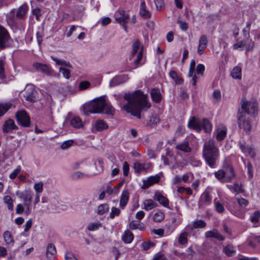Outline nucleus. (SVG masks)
Masks as SVG:
<instances>
[{
  "label": "nucleus",
  "instance_id": "nucleus-28",
  "mask_svg": "<svg viewBox=\"0 0 260 260\" xmlns=\"http://www.w3.org/2000/svg\"><path fill=\"white\" fill-rule=\"evenodd\" d=\"M139 13L144 18H148L151 16L150 13L146 9V4L144 2H142L140 4Z\"/></svg>",
  "mask_w": 260,
  "mask_h": 260
},
{
  "label": "nucleus",
  "instance_id": "nucleus-12",
  "mask_svg": "<svg viewBox=\"0 0 260 260\" xmlns=\"http://www.w3.org/2000/svg\"><path fill=\"white\" fill-rule=\"evenodd\" d=\"M32 66L37 71H40L48 76L52 75L53 70L49 66L46 64L35 62L33 63Z\"/></svg>",
  "mask_w": 260,
  "mask_h": 260
},
{
  "label": "nucleus",
  "instance_id": "nucleus-22",
  "mask_svg": "<svg viewBox=\"0 0 260 260\" xmlns=\"http://www.w3.org/2000/svg\"><path fill=\"white\" fill-rule=\"evenodd\" d=\"M56 253V250L55 246L52 244H49L47 247L46 249V257L49 259H53Z\"/></svg>",
  "mask_w": 260,
  "mask_h": 260
},
{
  "label": "nucleus",
  "instance_id": "nucleus-37",
  "mask_svg": "<svg viewBox=\"0 0 260 260\" xmlns=\"http://www.w3.org/2000/svg\"><path fill=\"white\" fill-rule=\"evenodd\" d=\"M10 103H0V117L3 116L11 107Z\"/></svg>",
  "mask_w": 260,
  "mask_h": 260
},
{
  "label": "nucleus",
  "instance_id": "nucleus-36",
  "mask_svg": "<svg viewBox=\"0 0 260 260\" xmlns=\"http://www.w3.org/2000/svg\"><path fill=\"white\" fill-rule=\"evenodd\" d=\"M188 234L187 232L181 233L178 238V243L181 245H185L187 243Z\"/></svg>",
  "mask_w": 260,
  "mask_h": 260
},
{
  "label": "nucleus",
  "instance_id": "nucleus-43",
  "mask_svg": "<svg viewBox=\"0 0 260 260\" xmlns=\"http://www.w3.org/2000/svg\"><path fill=\"white\" fill-rule=\"evenodd\" d=\"M193 178V175L191 172L185 173L181 177L182 180L184 183H188Z\"/></svg>",
  "mask_w": 260,
  "mask_h": 260
},
{
  "label": "nucleus",
  "instance_id": "nucleus-45",
  "mask_svg": "<svg viewBox=\"0 0 260 260\" xmlns=\"http://www.w3.org/2000/svg\"><path fill=\"white\" fill-rule=\"evenodd\" d=\"M164 218V214L161 211H158L154 215L153 220L155 222H159L163 220Z\"/></svg>",
  "mask_w": 260,
  "mask_h": 260
},
{
  "label": "nucleus",
  "instance_id": "nucleus-29",
  "mask_svg": "<svg viewBox=\"0 0 260 260\" xmlns=\"http://www.w3.org/2000/svg\"><path fill=\"white\" fill-rule=\"evenodd\" d=\"M241 72V68L240 67L237 66L231 71V76L234 79H241L242 77Z\"/></svg>",
  "mask_w": 260,
  "mask_h": 260
},
{
  "label": "nucleus",
  "instance_id": "nucleus-20",
  "mask_svg": "<svg viewBox=\"0 0 260 260\" xmlns=\"http://www.w3.org/2000/svg\"><path fill=\"white\" fill-rule=\"evenodd\" d=\"M212 197L208 191H205L201 196L200 203L202 205L208 206L211 203Z\"/></svg>",
  "mask_w": 260,
  "mask_h": 260
},
{
  "label": "nucleus",
  "instance_id": "nucleus-14",
  "mask_svg": "<svg viewBox=\"0 0 260 260\" xmlns=\"http://www.w3.org/2000/svg\"><path fill=\"white\" fill-rule=\"evenodd\" d=\"M17 129H18V127L16 125L14 120L11 119L6 121L3 126V131L5 133H10Z\"/></svg>",
  "mask_w": 260,
  "mask_h": 260
},
{
  "label": "nucleus",
  "instance_id": "nucleus-32",
  "mask_svg": "<svg viewBox=\"0 0 260 260\" xmlns=\"http://www.w3.org/2000/svg\"><path fill=\"white\" fill-rule=\"evenodd\" d=\"M134 239V235L133 233L129 231H125L124 235L122 237V239L125 243H130L132 242Z\"/></svg>",
  "mask_w": 260,
  "mask_h": 260
},
{
  "label": "nucleus",
  "instance_id": "nucleus-27",
  "mask_svg": "<svg viewBox=\"0 0 260 260\" xmlns=\"http://www.w3.org/2000/svg\"><path fill=\"white\" fill-rule=\"evenodd\" d=\"M176 149L183 151L185 153L190 152L191 150V148L189 146L188 142L184 141L177 144L176 146Z\"/></svg>",
  "mask_w": 260,
  "mask_h": 260
},
{
  "label": "nucleus",
  "instance_id": "nucleus-31",
  "mask_svg": "<svg viewBox=\"0 0 260 260\" xmlns=\"http://www.w3.org/2000/svg\"><path fill=\"white\" fill-rule=\"evenodd\" d=\"M215 177L221 182H225L226 181V173L223 170H220L215 172Z\"/></svg>",
  "mask_w": 260,
  "mask_h": 260
},
{
  "label": "nucleus",
  "instance_id": "nucleus-38",
  "mask_svg": "<svg viewBox=\"0 0 260 260\" xmlns=\"http://www.w3.org/2000/svg\"><path fill=\"white\" fill-rule=\"evenodd\" d=\"M4 202L7 204L9 210H13V201L10 196H6L4 198Z\"/></svg>",
  "mask_w": 260,
  "mask_h": 260
},
{
  "label": "nucleus",
  "instance_id": "nucleus-64",
  "mask_svg": "<svg viewBox=\"0 0 260 260\" xmlns=\"http://www.w3.org/2000/svg\"><path fill=\"white\" fill-rule=\"evenodd\" d=\"M129 167L127 161H124L122 166V170L124 176H127L129 172Z\"/></svg>",
  "mask_w": 260,
  "mask_h": 260
},
{
  "label": "nucleus",
  "instance_id": "nucleus-5",
  "mask_svg": "<svg viewBox=\"0 0 260 260\" xmlns=\"http://www.w3.org/2000/svg\"><path fill=\"white\" fill-rule=\"evenodd\" d=\"M187 126L198 132H200L202 128L206 133H210L212 131V124L206 118L201 120L195 117H192L188 122Z\"/></svg>",
  "mask_w": 260,
  "mask_h": 260
},
{
  "label": "nucleus",
  "instance_id": "nucleus-57",
  "mask_svg": "<svg viewBox=\"0 0 260 260\" xmlns=\"http://www.w3.org/2000/svg\"><path fill=\"white\" fill-rule=\"evenodd\" d=\"M74 141L73 140H69L64 141L61 145V148L62 149H66L71 147L73 144Z\"/></svg>",
  "mask_w": 260,
  "mask_h": 260
},
{
  "label": "nucleus",
  "instance_id": "nucleus-3",
  "mask_svg": "<svg viewBox=\"0 0 260 260\" xmlns=\"http://www.w3.org/2000/svg\"><path fill=\"white\" fill-rule=\"evenodd\" d=\"M29 7L24 3L17 9H13L7 14L6 20L11 27H16L18 25V21H24L27 18Z\"/></svg>",
  "mask_w": 260,
  "mask_h": 260
},
{
  "label": "nucleus",
  "instance_id": "nucleus-54",
  "mask_svg": "<svg viewBox=\"0 0 260 260\" xmlns=\"http://www.w3.org/2000/svg\"><path fill=\"white\" fill-rule=\"evenodd\" d=\"M214 202L215 207V209H216V210L217 211V212H218L219 213L222 212L224 211V207H223L222 204H221L220 203H219L217 200L216 199H215L214 200Z\"/></svg>",
  "mask_w": 260,
  "mask_h": 260
},
{
  "label": "nucleus",
  "instance_id": "nucleus-52",
  "mask_svg": "<svg viewBox=\"0 0 260 260\" xmlns=\"http://www.w3.org/2000/svg\"><path fill=\"white\" fill-rule=\"evenodd\" d=\"M214 102L217 103L221 99V92L218 89L215 90L213 93Z\"/></svg>",
  "mask_w": 260,
  "mask_h": 260
},
{
  "label": "nucleus",
  "instance_id": "nucleus-33",
  "mask_svg": "<svg viewBox=\"0 0 260 260\" xmlns=\"http://www.w3.org/2000/svg\"><path fill=\"white\" fill-rule=\"evenodd\" d=\"M51 57L53 61H54L57 65H60V66L64 65V66L69 67V68H72V66L68 61H67L63 59H58V58L55 57L53 56H52Z\"/></svg>",
  "mask_w": 260,
  "mask_h": 260
},
{
  "label": "nucleus",
  "instance_id": "nucleus-51",
  "mask_svg": "<svg viewBox=\"0 0 260 260\" xmlns=\"http://www.w3.org/2000/svg\"><path fill=\"white\" fill-rule=\"evenodd\" d=\"M170 77L174 79L177 83L180 84L182 82V80L178 76L177 74L174 71H171L170 72Z\"/></svg>",
  "mask_w": 260,
  "mask_h": 260
},
{
  "label": "nucleus",
  "instance_id": "nucleus-59",
  "mask_svg": "<svg viewBox=\"0 0 260 260\" xmlns=\"http://www.w3.org/2000/svg\"><path fill=\"white\" fill-rule=\"evenodd\" d=\"M199 46L207 47L208 45L207 37L205 35H202L199 39Z\"/></svg>",
  "mask_w": 260,
  "mask_h": 260
},
{
  "label": "nucleus",
  "instance_id": "nucleus-62",
  "mask_svg": "<svg viewBox=\"0 0 260 260\" xmlns=\"http://www.w3.org/2000/svg\"><path fill=\"white\" fill-rule=\"evenodd\" d=\"M177 23L182 31H185L187 30L188 27L187 23L180 20L177 21Z\"/></svg>",
  "mask_w": 260,
  "mask_h": 260
},
{
  "label": "nucleus",
  "instance_id": "nucleus-25",
  "mask_svg": "<svg viewBox=\"0 0 260 260\" xmlns=\"http://www.w3.org/2000/svg\"><path fill=\"white\" fill-rule=\"evenodd\" d=\"M94 128L96 131L101 132L108 128V124L103 120L99 119L95 121Z\"/></svg>",
  "mask_w": 260,
  "mask_h": 260
},
{
  "label": "nucleus",
  "instance_id": "nucleus-15",
  "mask_svg": "<svg viewBox=\"0 0 260 260\" xmlns=\"http://www.w3.org/2000/svg\"><path fill=\"white\" fill-rule=\"evenodd\" d=\"M239 147L242 151L244 153L246 156H249L252 158H254L255 156V151L253 146H246L241 143H240Z\"/></svg>",
  "mask_w": 260,
  "mask_h": 260
},
{
  "label": "nucleus",
  "instance_id": "nucleus-47",
  "mask_svg": "<svg viewBox=\"0 0 260 260\" xmlns=\"http://www.w3.org/2000/svg\"><path fill=\"white\" fill-rule=\"evenodd\" d=\"M36 91L32 90L31 93H29L28 90L25 92V94L24 95V97L27 101L30 102H35V96L34 95Z\"/></svg>",
  "mask_w": 260,
  "mask_h": 260
},
{
  "label": "nucleus",
  "instance_id": "nucleus-2",
  "mask_svg": "<svg viewBox=\"0 0 260 260\" xmlns=\"http://www.w3.org/2000/svg\"><path fill=\"white\" fill-rule=\"evenodd\" d=\"M84 108L91 113H104L107 115H113L114 109L107 102L103 97H100L86 103Z\"/></svg>",
  "mask_w": 260,
  "mask_h": 260
},
{
  "label": "nucleus",
  "instance_id": "nucleus-30",
  "mask_svg": "<svg viewBox=\"0 0 260 260\" xmlns=\"http://www.w3.org/2000/svg\"><path fill=\"white\" fill-rule=\"evenodd\" d=\"M141 48L143 49V46L141 45L140 41L139 40L135 41L133 44V49L131 52L132 56L137 54Z\"/></svg>",
  "mask_w": 260,
  "mask_h": 260
},
{
  "label": "nucleus",
  "instance_id": "nucleus-1",
  "mask_svg": "<svg viewBox=\"0 0 260 260\" xmlns=\"http://www.w3.org/2000/svg\"><path fill=\"white\" fill-rule=\"evenodd\" d=\"M124 99L126 103L123 108L127 112L137 118H141L142 110L149 109L151 105L147 101V96L140 90L132 93H126L124 95Z\"/></svg>",
  "mask_w": 260,
  "mask_h": 260
},
{
  "label": "nucleus",
  "instance_id": "nucleus-35",
  "mask_svg": "<svg viewBox=\"0 0 260 260\" xmlns=\"http://www.w3.org/2000/svg\"><path fill=\"white\" fill-rule=\"evenodd\" d=\"M70 123L75 128H80L83 125L81 119L79 117H73L71 119Z\"/></svg>",
  "mask_w": 260,
  "mask_h": 260
},
{
  "label": "nucleus",
  "instance_id": "nucleus-53",
  "mask_svg": "<svg viewBox=\"0 0 260 260\" xmlns=\"http://www.w3.org/2000/svg\"><path fill=\"white\" fill-rule=\"evenodd\" d=\"M121 83V77L116 76L113 78L110 82L109 85L110 87H113Z\"/></svg>",
  "mask_w": 260,
  "mask_h": 260
},
{
  "label": "nucleus",
  "instance_id": "nucleus-19",
  "mask_svg": "<svg viewBox=\"0 0 260 260\" xmlns=\"http://www.w3.org/2000/svg\"><path fill=\"white\" fill-rule=\"evenodd\" d=\"M226 134V128L225 126L222 125L219 126L216 132L214 133L216 140L217 141L222 140L225 137Z\"/></svg>",
  "mask_w": 260,
  "mask_h": 260
},
{
  "label": "nucleus",
  "instance_id": "nucleus-16",
  "mask_svg": "<svg viewBox=\"0 0 260 260\" xmlns=\"http://www.w3.org/2000/svg\"><path fill=\"white\" fill-rule=\"evenodd\" d=\"M153 199L159 202L160 204L166 208L169 207V201L168 199L159 192H155Z\"/></svg>",
  "mask_w": 260,
  "mask_h": 260
},
{
  "label": "nucleus",
  "instance_id": "nucleus-39",
  "mask_svg": "<svg viewBox=\"0 0 260 260\" xmlns=\"http://www.w3.org/2000/svg\"><path fill=\"white\" fill-rule=\"evenodd\" d=\"M206 225V222L203 220H197L193 221L192 228L194 229L203 228Z\"/></svg>",
  "mask_w": 260,
  "mask_h": 260
},
{
  "label": "nucleus",
  "instance_id": "nucleus-23",
  "mask_svg": "<svg viewBox=\"0 0 260 260\" xmlns=\"http://www.w3.org/2000/svg\"><path fill=\"white\" fill-rule=\"evenodd\" d=\"M151 97L154 102L159 103L161 100V95L160 90L157 88H154L150 91Z\"/></svg>",
  "mask_w": 260,
  "mask_h": 260
},
{
  "label": "nucleus",
  "instance_id": "nucleus-17",
  "mask_svg": "<svg viewBox=\"0 0 260 260\" xmlns=\"http://www.w3.org/2000/svg\"><path fill=\"white\" fill-rule=\"evenodd\" d=\"M205 236L206 238H214L219 241H222L224 239V237L215 229L206 232L205 234Z\"/></svg>",
  "mask_w": 260,
  "mask_h": 260
},
{
  "label": "nucleus",
  "instance_id": "nucleus-24",
  "mask_svg": "<svg viewBox=\"0 0 260 260\" xmlns=\"http://www.w3.org/2000/svg\"><path fill=\"white\" fill-rule=\"evenodd\" d=\"M3 237L6 245L11 247L14 243V240L11 232L9 231H5L3 234Z\"/></svg>",
  "mask_w": 260,
  "mask_h": 260
},
{
  "label": "nucleus",
  "instance_id": "nucleus-49",
  "mask_svg": "<svg viewBox=\"0 0 260 260\" xmlns=\"http://www.w3.org/2000/svg\"><path fill=\"white\" fill-rule=\"evenodd\" d=\"M155 244L150 241L147 242H144L141 244V247L144 250H147L153 247Z\"/></svg>",
  "mask_w": 260,
  "mask_h": 260
},
{
  "label": "nucleus",
  "instance_id": "nucleus-58",
  "mask_svg": "<svg viewBox=\"0 0 260 260\" xmlns=\"http://www.w3.org/2000/svg\"><path fill=\"white\" fill-rule=\"evenodd\" d=\"M259 218H260V212L258 211H256L254 212L253 215L251 216L250 220L253 223H256L258 221Z\"/></svg>",
  "mask_w": 260,
  "mask_h": 260
},
{
  "label": "nucleus",
  "instance_id": "nucleus-40",
  "mask_svg": "<svg viewBox=\"0 0 260 260\" xmlns=\"http://www.w3.org/2000/svg\"><path fill=\"white\" fill-rule=\"evenodd\" d=\"M91 86V84L87 81H81L79 84V91H83L88 89Z\"/></svg>",
  "mask_w": 260,
  "mask_h": 260
},
{
  "label": "nucleus",
  "instance_id": "nucleus-18",
  "mask_svg": "<svg viewBox=\"0 0 260 260\" xmlns=\"http://www.w3.org/2000/svg\"><path fill=\"white\" fill-rule=\"evenodd\" d=\"M129 198V192L127 189L123 190L121 193L119 206L120 207L123 209L126 206Z\"/></svg>",
  "mask_w": 260,
  "mask_h": 260
},
{
  "label": "nucleus",
  "instance_id": "nucleus-34",
  "mask_svg": "<svg viewBox=\"0 0 260 260\" xmlns=\"http://www.w3.org/2000/svg\"><path fill=\"white\" fill-rule=\"evenodd\" d=\"M231 189L237 193H242L244 191L242 183L239 182H235Z\"/></svg>",
  "mask_w": 260,
  "mask_h": 260
},
{
  "label": "nucleus",
  "instance_id": "nucleus-8",
  "mask_svg": "<svg viewBox=\"0 0 260 260\" xmlns=\"http://www.w3.org/2000/svg\"><path fill=\"white\" fill-rule=\"evenodd\" d=\"M238 125L239 128L243 129L246 135L249 134L252 129V123L249 118H246L243 114L241 115L238 118Z\"/></svg>",
  "mask_w": 260,
  "mask_h": 260
},
{
  "label": "nucleus",
  "instance_id": "nucleus-63",
  "mask_svg": "<svg viewBox=\"0 0 260 260\" xmlns=\"http://www.w3.org/2000/svg\"><path fill=\"white\" fill-rule=\"evenodd\" d=\"M101 226V224L99 223H93L88 226V230L90 231H93L98 230Z\"/></svg>",
  "mask_w": 260,
  "mask_h": 260
},
{
  "label": "nucleus",
  "instance_id": "nucleus-61",
  "mask_svg": "<svg viewBox=\"0 0 260 260\" xmlns=\"http://www.w3.org/2000/svg\"><path fill=\"white\" fill-rule=\"evenodd\" d=\"M43 29L39 28V30L37 32L36 36H37V41L39 45H41L42 42L43 41Z\"/></svg>",
  "mask_w": 260,
  "mask_h": 260
},
{
  "label": "nucleus",
  "instance_id": "nucleus-42",
  "mask_svg": "<svg viewBox=\"0 0 260 260\" xmlns=\"http://www.w3.org/2000/svg\"><path fill=\"white\" fill-rule=\"evenodd\" d=\"M143 56V51L142 48L140 49L138 53L137 54V58L134 61V68H138L139 66L141 60H142Z\"/></svg>",
  "mask_w": 260,
  "mask_h": 260
},
{
  "label": "nucleus",
  "instance_id": "nucleus-41",
  "mask_svg": "<svg viewBox=\"0 0 260 260\" xmlns=\"http://www.w3.org/2000/svg\"><path fill=\"white\" fill-rule=\"evenodd\" d=\"M89 177L90 175L84 174L83 173L80 171H77L73 173L72 175V177L74 180H78L80 179H82L85 177Z\"/></svg>",
  "mask_w": 260,
  "mask_h": 260
},
{
  "label": "nucleus",
  "instance_id": "nucleus-56",
  "mask_svg": "<svg viewBox=\"0 0 260 260\" xmlns=\"http://www.w3.org/2000/svg\"><path fill=\"white\" fill-rule=\"evenodd\" d=\"M120 211L119 209L116 207H112L111 212L110 214L109 217L111 219H113L115 216H118L120 214Z\"/></svg>",
  "mask_w": 260,
  "mask_h": 260
},
{
  "label": "nucleus",
  "instance_id": "nucleus-6",
  "mask_svg": "<svg viewBox=\"0 0 260 260\" xmlns=\"http://www.w3.org/2000/svg\"><path fill=\"white\" fill-rule=\"evenodd\" d=\"M114 16L116 22L122 26L125 31L127 32L126 24L130 19L128 12L122 9H119L115 12Z\"/></svg>",
  "mask_w": 260,
  "mask_h": 260
},
{
  "label": "nucleus",
  "instance_id": "nucleus-46",
  "mask_svg": "<svg viewBox=\"0 0 260 260\" xmlns=\"http://www.w3.org/2000/svg\"><path fill=\"white\" fill-rule=\"evenodd\" d=\"M59 72L61 73L63 76L66 78L67 79H70L71 77V72L69 70L62 67H60L59 69Z\"/></svg>",
  "mask_w": 260,
  "mask_h": 260
},
{
  "label": "nucleus",
  "instance_id": "nucleus-21",
  "mask_svg": "<svg viewBox=\"0 0 260 260\" xmlns=\"http://www.w3.org/2000/svg\"><path fill=\"white\" fill-rule=\"evenodd\" d=\"M17 196L21 199L23 203L28 201H32V192L30 191H25V192H21L20 193L17 192Z\"/></svg>",
  "mask_w": 260,
  "mask_h": 260
},
{
  "label": "nucleus",
  "instance_id": "nucleus-50",
  "mask_svg": "<svg viewBox=\"0 0 260 260\" xmlns=\"http://www.w3.org/2000/svg\"><path fill=\"white\" fill-rule=\"evenodd\" d=\"M160 122V120L158 117L157 116H152L150 117L149 122V125L153 127L157 125L158 123H159Z\"/></svg>",
  "mask_w": 260,
  "mask_h": 260
},
{
  "label": "nucleus",
  "instance_id": "nucleus-9",
  "mask_svg": "<svg viewBox=\"0 0 260 260\" xmlns=\"http://www.w3.org/2000/svg\"><path fill=\"white\" fill-rule=\"evenodd\" d=\"M17 121L19 124L24 127H29L30 119L27 113L24 110H20L16 114Z\"/></svg>",
  "mask_w": 260,
  "mask_h": 260
},
{
  "label": "nucleus",
  "instance_id": "nucleus-26",
  "mask_svg": "<svg viewBox=\"0 0 260 260\" xmlns=\"http://www.w3.org/2000/svg\"><path fill=\"white\" fill-rule=\"evenodd\" d=\"M143 209L146 211L151 210L157 206V204L151 199L146 200L143 202Z\"/></svg>",
  "mask_w": 260,
  "mask_h": 260
},
{
  "label": "nucleus",
  "instance_id": "nucleus-60",
  "mask_svg": "<svg viewBox=\"0 0 260 260\" xmlns=\"http://www.w3.org/2000/svg\"><path fill=\"white\" fill-rule=\"evenodd\" d=\"M32 201H28L27 202L23 203L24 207L25 209V214L26 215H28L31 213V204Z\"/></svg>",
  "mask_w": 260,
  "mask_h": 260
},
{
  "label": "nucleus",
  "instance_id": "nucleus-44",
  "mask_svg": "<svg viewBox=\"0 0 260 260\" xmlns=\"http://www.w3.org/2000/svg\"><path fill=\"white\" fill-rule=\"evenodd\" d=\"M109 210V206L107 204H101L98 208V213L103 215Z\"/></svg>",
  "mask_w": 260,
  "mask_h": 260
},
{
  "label": "nucleus",
  "instance_id": "nucleus-13",
  "mask_svg": "<svg viewBox=\"0 0 260 260\" xmlns=\"http://www.w3.org/2000/svg\"><path fill=\"white\" fill-rule=\"evenodd\" d=\"M160 179L159 175H156L155 176H151L143 181V185L142 188L144 189H147L151 185L155 183H158Z\"/></svg>",
  "mask_w": 260,
  "mask_h": 260
},
{
  "label": "nucleus",
  "instance_id": "nucleus-10",
  "mask_svg": "<svg viewBox=\"0 0 260 260\" xmlns=\"http://www.w3.org/2000/svg\"><path fill=\"white\" fill-rule=\"evenodd\" d=\"M10 39V37L7 30L0 24V50L9 46Z\"/></svg>",
  "mask_w": 260,
  "mask_h": 260
},
{
  "label": "nucleus",
  "instance_id": "nucleus-11",
  "mask_svg": "<svg viewBox=\"0 0 260 260\" xmlns=\"http://www.w3.org/2000/svg\"><path fill=\"white\" fill-rule=\"evenodd\" d=\"M133 168L137 173H147L152 169V165L149 162L137 161L134 163Z\"/></svg>",
  "mask_w": 260,
  "mask_h": 260
},
{
  "label": "nucleus",
  "instance_id": "nucleus-4",
  "mask_svg": "<svg viewBox=\"0 0 260 260\" xmlns=\"http://www.w3.org/2000/svg\"><path fill=\"white\" fill-rule=\"evenodd\" d=\"M203 155L208 165L211 167H213L218 157V153L213 140H209L205 143Z\"/></svg>",
  "mask_w": 260,
  "mask_h": 260
},
{
  "label": "nucleus",
  "instance_id": "nucleus-7",
  "mask_svg": "<svg viewBox=\"0 0 260 260\" xmlns=\"http://www.w3.org/2000/svg\"><path fill=\"white\" fill-rule=\"evenodd\" d=\"M241 108L245 113L253 117L258 113V104L255 101H243Z\"/></svg>",
  "mask_w": 260,
  "mask_h": 260
},
{
  "label": "nucleus",
  "instance_id": "nucleus-48",
  "mask_svg": "<svg viewBox=\"0 0 260 260\" xmlns=\"http://www.w3.org/2000/svg\"><path fill=\"white\" fill-rule=\"evenodd\" d=\"M43 186L44 183L42 182L36 183L34 186L36 193L40 194L43 190Z\"/></svg>",
  "mask_w": 260,
  "mask_h": 260
},
{
  "label": "nucleus",
  "instance_id": "nucleus-55",
  "mask_svg": "<svg viewBox=\"0 0 260 260\" xmlns=\"http://www.w3.org/2000/svg\"><path fill=\"white\" fill-rule=\"evenodd\" d=\"M21 171V167L20 166H17V167L13 170V171L10 174L9 177L11 179H15L17 176L19 174V173Z\"/></svg>",
  "mask_w": 260,
  "mask_h": 260
}]
</instances>
